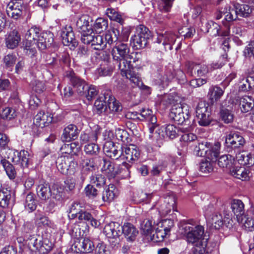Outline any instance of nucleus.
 <instances>
[{
    "instance_id": "f257e3e1",
    "label": "nucleus",
    "mask_w": 254,
    "mask_h": 254,
    "mask_svg": "<svg viewBox=\"0 0 254 254\" xmlns=\"http://www.w3.org/2000/svg\"><path fill=\"white\" fill-rule=\"evenodd\" d=\"M29 153L24 150L18 152L16 150H9L7 158L10 160L16 166L15 169L13 165L5 160H1V163L10 179H13L16 175V169H23L28 167L29 161Z\"/></svg>"
},
{
    "instance_id": "f03ea898",
    "label": "nucleus",
    "mask_w": 254,
    "mask_h": 254,
    "mask_svg": "<svg viewBox=\"0 0 254 254\" xmlns=\"http://www.w3.org/2000/svg\"><path fill=\"white\" fill-rule=\"evenodd\" d=\"M26 244L29 249L33 251H37L41 254H46L50 252L53 247V243L48 239L43 240L39 236H32L27 240Z\"/></svg>"
},
{
    "instance_id": "7ed1b4c3",
    "label": "nucleus",
    "mask_w": 254,
    "mask_h": 254,
    "mask_svg": "<svg viewBox=\"0 0 254 254\" xmlns=\"http://www.w3.org/2000/svg\"><path fill=\"white\" fill-rule=\"evenodd\" d=\"M150 37L149 29L143 25H140L136 28L135 34L131 38V44L136 49L144 48L148 43Z\"/></svg>"
},
{
    "instance_id": "20e7f679",
    "label": "nucleus",
    "mask_w": 254,
    "mask_h": 254,
    "mask_svg": "<svg viewBox=\"0 0 254 254\" xmlns=\"http://www.w3.org/2000/svg\"><path fill=\"white\" fill-rule=\"evenodd\" d=\"M183 230L186 240L189 244H195L206 239L204 235V228L201 225L193 226L187 224L184 226Z\"/></svg>"
},
{
    "instance_id": "39448f33",
    "label": "nucleus",
    "mask_w": 254,
    "mask_h": 254,
    "mask_svg": "<svg viewBox=\"0 0 254 254\" xmlns=\"http://www.w3.org/2000/svg\"><path fill=\"white\" fill-rule=\"evenodd\" d=\"M169 116L178 124L187 122L190 117L188 107L180 104L174 105L171 109Z\"/></svg>"
},
{
    "instance_id": "423d86ee",
    "label": "nucleus",
    "mask_w": 254,
    "mask_h": 254,
    "mask_svg": "<svg viewBox=\"0 0 254 254\" xmlns=\"http://www.w3.org/2000/svg\"><path fill=\"white\" fill-rule=\"evenodd\" d=\"M196 116L199 124L201 126L209 125L211 121V110L209 104L205 101L198 102L195 108Z\"/></svg>"
},
{
    "instance_id": "0eeeda50",
    "label": "nucleus",
    "mask_w": 254,
    "mask_h": 254,
    "mask_svg": "<svg viewBox=\"0 0 254 254\" xmlns=\"http://www.w3.org/2000/svg\"><path fill=\"white\" fill-rule=\"evenodd\" d=\"M58 170L63 174L74 173L77 163L71 157L61 156L56 162Z\"/></svg>"
},
{
    "instance_id": "6e6552de",
    "label": "nucleus",
    "mask_w": 254,
    "mask_h": 254,
    "mask_svg": "<svg viewBox=\"0 0 254 254\" xmlns=\"http://www.w3.org/2000/svg\"><path fill=\"white\" fill-rule=\"evenodd\" d=\"M71 249L76 253L90 254L94 250L95 246L89 238H76Z\"/></svg>"
},
{
    "instance_id": "1a4fd4ad",
    "label": "nucleus",
    "mask_w": 254,
    "mask_h": 254,
    "mask_svg": "<svg viewBox=\"0 0 254 254\" xmlns=\"http://www.w3.org/2000/svg\"><path fill=\"white\" fill-rule=\"evenodd\" d=\"M128 36H124L121 40L117 42L112 50L113 58L115 61H118L120 59H126L128 56L129 48L127 44L122 42L126 41Z\"/></svg>"
},
{
    "instance_id": "9d476101",
    "label": "nucleus",
    "mask_w": 254,
    "mask_h": 254,
    "mask_svg": "<svg viewBox=\"0 0 254 254\" xmlns=\"http://www.w3.org/2000/svg\"><path fill=\"white\" fill-rule=\"evenodd\" d=\"M100 166L101 172L109 179L114 178L120 173L119 169L110 160L105 158H100Z\"/></svg>"
},
{
    "instance_id": "9b49d317",
    "label": "nucleus",
    "mask_w": 254,
    "mask_h": 254,
    "mask_svg": "<svg viewBox=\"0 0 254 254\" xmlns=\"http://www.w3.org/2000/svg\"><path fill=\"white\" fill-rule=\"evenodd\" d=\"M24 9L21 0H12L7 4L6 12L9 17L17 20L20 18Z\"/></svg>"
},
{
    "instance_id": "f8f14e48",
    "label": "nucleus",
    "mask_w": 254,
    "mask_h": 254,
    "mask_svg": "<svg viewBox=\"0 0 254 254\" xmlns=\"http://www.w3.org/2000/svg\"><path fill=\"white\" fill-rule=\"evenodd\" d=\"M105 154L110 158L113 159H118L122 157L123 148L120 145H116L112 141L106 142L103 147Z\"/></svg>"
},
{
    "instance_id": "ddd939ff",
    "label": "nucleus",
    "mask_w": 254,
    "mask_h": 254,
    "mask_svg": "<svg viewBox=\"0 0 254 254\" xmlns=\"http://www.w3.org/2000/svg\"><path fill=\"white\" fill-rule=\"evenodd\" d=\"M151 121L153 123H148L147 125L149 138L152 140L154 143L157 144L159 141L162 140L163 138L162 130L160 129V126L157 123V121H155L154 118H153Z\"/></svg>"
},
{
    "instance_id": "4468645a",
    "label": "nucleus",
    "mask_w": 254,
    "mask_h": 254,
    "mask_svg": "<svg viewBox=\"0 0 254 254\" xmlns=\"http://www.w3.org/2000/svg\"><path fill=\"white\" fill-rule=\"evenodd\" d=\"M225 143L231 148H239L245 144V140L240 132L230 131L225 137Z\"/></svg>"
},
{
    "instance_id": "2eb2a0df",
    "label": "nucleus",
    "mask_w": 254,
    "mask_h": 254,
    "mask_svg": "<svg viewBox=\"0 0 254 254\" xmlns=\"http://www.w3.org/2000/svg\"><path fill=\"white\" fill-rule=\"evenodd\" d=\"M66 77L69 80L77 93L80 95H83L85 87L86 86L85 82L77 76L73 71L67 72Z\"/></svg>"
},
{
    "instance_id": "dca6fc26",
    "label": "nucleus",
    "mask_w": 254,
    "mask_h": 254,
    "mask_svg": "<svg viewBox=\"0 0 254 254\" xmlns=\"http://www.w3.org/2000/svg\"><path fill=\"white\" fill-rule=\"evenodd\" d=\"M66 77L69 80L77 93L80 95H83L85 87L86 86L85 82L77 76L73 71L67 72Z\"/></svg>"
},
{
    "instance_id": "f3484780",
    "label": "nucleus",
    "mask_w": 254,
    "mask_h": 254,
    "mask_svg": "<svg viewBox=\"0 0 254 254\" xmlns=\"http://www.w3.org/2000/svg\"><path fill=\"white\" fill-rule=\"evenodd\" d=\"M121 228L119 223L111 222L105 226L103 233L109 239H117L122 234Z\"/></svg>"
},
{
    "instance_id": "a211bd4d",
    "label": "nucleus",
    "mask_w": 254,
    "mask_h": 254,
    "mask_svg": "<svg viewBox=\"0 0 254 254\" xmlns=\"http://www.w3.org/2000/svg\"><path fill=\"white\" fill-rule=\"evenodd\" d=\"M63 43L65 46H71V48H75L78 45V42L75 39L72 28L70 26H66L62 33Z\"/></svg>"
},
{
    "instance_id": "6ab92c4d",
    "label": "nucleus",
    "mask_w": 254,
    "mask_h": 254,
    "mask_svg": "<svg viewBox=\"0 0 254 254\" xmlns=\"http://www.w3.org/2000/svg\"><path fill=\"white\" fill-rule=\"evenodd\" d=\"M176 41L175 35L169 32H165L158 34L157 42L159 44L162 43L164 46L165 50H171L172 49V45Z\"/></svg>"
},
{
    "instance_id": "aec40b11",
    "label": "nucleus",
    "mask_w": 254,
    "mask_h": 254,
    "mask_svg": "<svg viewBox=\"0 0 254 254\" xmlns=\"http://www.w3.org/2000/svg\"><path fill=\"white\" fill-rule=\"evenodd\" d=\"M54 35L52 32L42 33L37 39L36 44L40 50H44L52 46Z\"/></svg>"
},
{
    "instance_id": "412c9836",
    "label": "nucleus",
    "mask_w": 254,
    "mask_h": 254,
    "mask_svg": "<svg viewBox=\"0 0 254 254\" xmlns=\"http://www.w3.org/2000/svg\"><path fill=\"white\" fill-rule=\"evenodd\" d=\"M122 157L129 162H133L138 160L140 156V151L134 145L130 144L123 148Z\"/></svg>"
},
{
    "instance_id": "4be33fe9",
    "label": "nucleus",
    "mask_w": 254,
    "mask_h": 254,
    "mask_svg": "<svg viewBox=\"0 0 254 254\" xmlns=\"http://www.w3.org/2000/svg\"><path fill=\"white\" fill-rule=\"evenodd\" d=\"M79 133L77 127L75 125L70 124L64 128L61 138L63 141L70 142L77 139Z\"/></svg>"
},
{
    "instance_id": "5701e85b",
    "label": "nucleus",
    "mask_w": 254,
    "mask_h": 254,
    "mask_svg": "<svg viewBox=\"0 0 254 254\" xmlns=\"http://www.w3.org/2000/svg\"><path fill=\"white\" fill-rule=\"evenodd\" d=\"M6 46L10 49L17 47L21 41V36L18 31L14 29L10 31L5 37Z\"/></svg>"
},
{
    "instance_id": "b1692460",
    "label": "nucleus",
    "mask_w": 254,
    "mask_h": 254,
    "mask_svg": "<svg viewBox=\"0 0 254 254\" xmlns=\"http://www.w3.org/2000/svg\"><path fill=\"white\" fill-rule=\"evenodd\" d=\"M91 21V18L88 15L84 14L79 17L76 22V26L80 33L83 32H93L92 26L90 25V21Z\"/></svg>"
},
{
    "instance_id": "393cba45",
    "label": "nucleus",
    "mask_w": 254,
    "mask_h": 254,
    "mask_svg": "<svg viewBox=\"0 0 254 254\" xmlns=\"http://www.w3.org/2000/svg\"><path fill=\"white\" fill-rule=\"evenodd\" d=\"M152 220L149 218H142L140 220V227L142 233L146 236H152L154 238L156 234V229L152 225Z\"/></svg>"
},
{
    "instance_id": "a878e982",
    "label": "nucleus",
    "mask_w": 254,
    "mask_h": 254,
    "mask_svg": "<svg viewBox=\"0 0 254 254\" xmlns=\"http://www.w3.org/2000/svg\"><path fill=\"white\" fill-rule=\"evenodd\" d=\"M34 223L38 228L54 229L55 225L49 218L42 213H35Z\"/></svg>"
},
{
    "instance_id": "bb28decb",
    "label": "nucleus",
    "mask_w": 254,
    "mask_h": 254,
    "mask_svg": "<svg viewBox=\"0 0 254 254\" xmlns=\"http://www.w3.org/2000/svg\"><path fill=\"white\" fill-rule=\"evenodd\" d=\"M52 120V117L48 113L45 114L44 112L41 111L35 116L34 124L38 127L43 128L51 123Z\"/></svg>"
},
{
    "instance_id": "cd10ccee",
    "label": "nucleus",
    "mask_w": 254,
    "mask_h": 254,
    "mask_svg": "<svg viewBox=\"0 0 254 254\" xmlns=\"http://www.w3.org/2000/svg\"><path fill=\"white\" fill-rule=\"evenodd\" d=\"M118 190L113 184H110L105 188L102 194V200L103 202H110L118 195Z\"/></svg>"
},
{
    "instance_id": "c85d7f7f",
    "label": "nucleus",
    "mask_w": 254,
    "mask_h": 254,
    "mask_svg": "<svg viewBox=\"0 0 254 254\" xmlns=\"http://www.w3.org/2000/svg\"><path fill=\"white\" fill-rule=\"evenodd\" d=\"M121 227L122 234H124L128 241H133L135 240L138 232L132 224L126 223Z\"/></svg>"
},
{
    "instance_id": "c756f323",
    "label": "nucleus",
    "mask_w": 254,
    "mask_h": 254,
    "mask_svg": "<svg viewBox=\"0 0 254 254\" xmlns=\"http://www.w3.org/2000/svg\"><path fill=\"white\" fill-rule=\"evenodd\" d=\"M158 227L156 229V237H158V234L160 233L162 237H163V232L165 235H167L174 226V221L171 219H165L157 224Z\"/></svg>"
},
{
    "instance_id": "7c9ffc66",
    "label": "nucleus",
    "mask_w": 254,
    "mask_h": 254,
    "mask_svg": "<svg viewBox=\"0 0 254 254\" xmlns=\"http://www.w3.org/2000/svg\"><path fill=\"white\" fill-rule=\"evenodd\" d=\"M37 193L38 197L42 200H46L50 198L52 191L50 186L47 183L39 184L37 187Z\"/></svg>"
},
{
    "instance_id": "2f4dec72",
    "label": "nucleus",
    "mask_w": 254,
    "mask_h": 254,
    "mask_svg": "<svg viewBox=\"0 0 254 254\" xmlns=\"http://www.w3.org/2000/svg\"><path fill=\"white\" fill-rule=\"evenodd\" d=\"M77 219L79 221L90 224L95 228H97L100 225V222L95 219L90 213L84 210L80 215H78Z\"/></svg>"
},
{
    "instance_id": "473e14b6",
    "label": "nucleus",
    "mask_w": 254,
    "mask_h": 254,
    "mask_svg": "<svg viewBox=\"0 0 254 254\" xmlns=\"http://www.w3.org/2000/svg\"><path fill=\"white\" fill-rule=\"evenodd\" d=\"M120 32L119 31L115 28H113L111 30H109L104 36V43L106 44V47L107 45H112L114 43L116 44L121 40L123 38L119 37Z\"/></svg>"
},
{
    "instance_id": "72a5a7b5",
    "label": "nucleus",
    "mask_w": 254,
    "mask_h": 254,
    "mask_svg": "<svg viewBox=\"0 0 254 254\" xmlns=\"http://www.w3.org/2000/svg\"><path fill=\"white\" fill-rule=\"evenodd\" d=\"M81 173L83 175H88L96 170V166L93 159L84 158L80 163Z\"/></svg>"
},
{
    "instance_id": "f704fd0d",
    "label": "nucleus",
    "mask_w": 254,
    "mask_h": 254,
    "mask_svg": "<svg viewBox=\"0 0 254 254\" xmlns=\"http://www.w3.org/2000/svg\"><path fill=\"white\" fill-rule=\"evenodd\" d=\"M231 208L238 220L243 216L245 213L244 204L241 200L233 199L231 203Z\"/></svg>"
},
{
    "instance_id": "c9c22d12",
    "label": "nucleus",
    "mask_w": 254,
    "mask_h": 254,
    "mask_svg": "<svg viewBox=\"0 0 254 254\" xmlns=\"http://www.w3.org/2000/svg\"><path fill=\"white\" fill-rule=\"evenodd\" d=\"M236 158L241 165H252L254 164V159L250 153L246 152L239 153Z\"/></svg>"
},
{
    "instance_id": "e433bc0d",
    "label": "nucleus",
    "mask_w": 254,
    "mask_h": 254,
    "mask_svg": "<svg viewBox=\"0 0 254 254\" xmlns=\"http://www.w3.org/2000/svg\"><path fill=\"white\" fill-rule=\"evenodd\" d=\"M234 7L238 17H248L252 12V9L249 5L247 4H240L238 3L233 2L232 3Z\"/></svg>"
},
{
    "instance_id": "4c0bfd02",
    "label": "nucleus",
    "mask_w": 254,
    "mask_h": 254,
    "mask_svg": "<svg viewBox=\"0 0 254 254\" xmlns=\"http://www.w3.org/2000/svg\"><path fill=\"white\" fill-rule=\"evenodd\" d=\"M115 66L111 61H104L100 68H98L97 71L100 76H110L112 74Z\"/></svg>"
},
{
    "instance_id": "58836bf2",
    "label": "nucleus",
    "mask_w": 254,
    "mask_h": 254,
    "mask_svg": "<svg viewBox=\"0 0 254 254\" xmlns=\"http://www.w3.org/2000/svg\"><path fill=\"white\" fill-rule=\"evenodd\" d=\"M254 107V101L250 96H245L240 100V108L243 113L251 111Z\"/></svg>"
},
{
    "instance_id": "ea45409f",
    "label": "nucleus",
    "mask_w": 254,
    "mask_h": 254,
    "mask_svg": "<svg viewBox=\"0 0 254 254\" xmlns=\"http://www.w3.org/2000/svg\"><path fill=\"white\" fill-rule=\"evenodd\" d=\"M224 91L220 87L214 86L209 89L208 95L211 102H216L220 99L224 94Z\"/></svg>"
},
{
    "instance_id": "a19ab883",
    "label": "nucleus",
    "mask_w": 254,
    "mask_h": 254,
    "mask_svg": "<svg viewBox=\"0 0 254 254\" xmlns=\"http://www.w3.org/2000/svg\"><path fill=\"white\" fill-rule=\"evenodd\" d=\"M212 144L207 141H203L199 143L194 148V152L198 156H206Z\"/></svg>"
},
{
    "instance_id": "79ce46f5",
    "label": "nucleus",
    "mask_w": 254,
    "mask_h": 254,
    "mask_svg": "<svg viewBox=\"0 0 254 254\" xmlns=\"http://www.w3.org/2000/svg\"><path fill=\"white\" fill-rule=\"evenodd\" d=\"M192 73L202 76L206 74L209 71V68L205 64H192L190 65Z\"/></svg>"
},
{
    "instance_id": "37998d69",
    "label": "nucleus",
    "mask_w": 254,
    "mask_h": 254,
    "mask_svg": "<svg viewBox=\"0 0 254 254\" xmlns=\"http://www.w3.org/2000/svg\"><path fill=\"white\" fill-rule=\"evenodd\" d=\"M83 210L81 203L77 202H73L68 211L69 218L71 219L77 218L78 215H80Z\"/></svg>"
},
{
    "instance_id": "c03bdc74",
    "label": "nucleus",
    "mask_w": 254,
    "mask_h": 254,
    "mask_svg": "<svg viewBox=\"0 0 254 254\" xmlns=\"http://www.w3.org/2000/svg\"><path fill=\"white\" fill-rule=\"evenodd\" d=\"M10 198V191L6 189L2 188L0 185V206L3 208L6 207Z\"/></svg>"
},
{
    "instance_id": "a18cd8bd",
    "label": "nucleus",
    "mask_w": 254,
    "mask_h": 254,
    "mask_svg": "<svg viewBox=\"0 0 254 254\" xmlns=\"http://www.w3.org/2000/svg\"><path fill=\"white\" fill-rule=\"evenodd\" d=\"M205 32L209 33L210 36L216 37L218 36L219 34V31L221 29V27L218 24L212 21H210L207 22L205 24Z\"/></svg>"
},
{
    "instance_id": "49530a36",
    "label": "nucleus",
    "mask_w": 254,
    "mask_h": 254,
    "mask_svg": "<svg viewBox=\"0 0 254 254\" xmlns=\"http://www.w3.org/2000/svg\"><path fill=\"white\" fill-rule=\"evenodd\" d=\"M254 89V76H249L243 79L240 83L239 90L242 91H247Z\"/></svg>"
},
{
    "instance_id": "de8ad7c7",
    "label": "nucleus",
    "mask_w": 254,
    "mask_h": 254,
    "mask_svg": "<svg viewBox=\"0 0 254 254\" xmlns=\"http://www.w3.org/2000/svg\"><path fill=\"white\" fill-rule=\"evenodd\" d=\"M84 193L89 199L99 201L100 200V196L98 190L91 184L86 186L84 190Z\"/></svg>"
},
{
    "instance_id": "09e8293b",
    "label": "nucleus",
    "mask_w": 254,
    "mask_h": 254,
    "mask_svg": "<svg viewBox=\"0 0 254 254\" xmlns=\"http://www.w3.org/2000/svg\"><path fill=\"white\" fill-rule=\"evenodd\" d=\"M165 128L167 136L171 139L181 135L180 133L181 131H184V127H177L173 125H167Z\"/></svg>"
},
{
    "instance_id": "8fccbe9b",
    "label": "nucleus",
    "mask_w": 254,
    "mask_h": 254,
    "mask_svg": "<svg viewBox=\"0 0 254 254\" xmlns=\"http://www.w3.org/2000/svg\"><path fill=\"white\" fill-rule=\"evenodd\" d=\"M175 69L173 65L170 64L165 68L161 80L162 82H168L173 80L175 76Z\"/></svg>"
},
{
    "instance_id": "3c124183",
    "label": "nucleus",
    "mask_w": 254,
    "mask_h": 254,
    "mask_svg": "<svg viewBox=\"0 0 254 254\" xmlns=\"http://www.w3.org/2000/svg\"><path fill=\"white\" fill-rule=\"evenodd\" d=\"M42 33L39 28L36 27H32L28 29L25 35V38L26 41L30 42H34L37 41V39Z\"/></svg>"
},
{
    "instance_id": "603ef678",
    "label": "nucleus",
    "mask_w": 254,
    "mask_h": 254,
    "mask_svg": "<svg viewBox=\"0 0 254 254\" xmlns=\"http://www.w3.org/2000/svg\"><path fill=\"white\" fill-rule=\"evenodd\" d=\"M36 46H37L36 42L25 40L23 44L24 52L26 55L31 58L35 57L37 54Z\"/></svg>"
},
{
    "instance_id": "864d4df0",
    "label": "nucleus",
    "mask_w": 254,
    "mask_h": 254,
    "mask_svg": "<svg viewBox=\"0 0 254 254\" xmlns=\"http://www.w3.org/2000/svg\"><path fill=\"white\" fill-rule=\"evenodd\" d=\"M79 144L76 142L64 144L61 147L63 153L68 154H76L79 152Z\"/></svg>"
},
{
    "instance_id": "5fc2aeb1",
    "label": "nucleus",
    "mask_w": 254,
    "mask_h": 254,
    "mask_svg": "<svg viewBox=\"0 0 254 254\" xmlns=\"http://www.w3.org/2000/svg\"><path fill=\"white\" fill-rule=\"evenodd\" d=\"M108 98V95L104 97H100L97 99L94 103V108L96 110L97 113L98 114L105 111L107 107V101L106 100Z\"/></svg>"
},
{
    "instance_id": "6e6d98bb",
    "label": "nucleus",
    "mask_w": 254,
    "mask_h": 254,
    "mask_svg": "<svg viewBox=\"0 0 254 254\" xmlns=\"http://www.w3.org/2000/svg\"><path fill=\"white\" fill-rule=\"evenodd\" d=\"M36 202L33 194L31 193L28 194L26 195L24 203L25 209L28 212H32L36 209Z\"/></svg>"
},
{
    "instance_id": "4d7b16f0",
    "label": "nucleus",
    "mask_w": 254,
    "mask_h": 254,
    "mask_svg": "<svg viewBox=\"0 0 254 254\" xmlns=\"http://www.w3.org/2000/svg\"><path fill=\"white\" fill-rule=\"evenodd\" d=\"M215 163L208 159L202 161L199 164V171L204 174H209L214 170Z\"/></svg>"
},
{
    "instance_id": "13d9d810",
    "label": "nucleus",
    "mask_w": 254,
    "mask_h": 254,
    "mask_svg": "<svg viewBox=\"0 0 254 254\" xmlns=\"http://www.w3.org/2000/svg\"><path fill=\"white\" fill-rule=\"evenodd\" d=\"M207 244V239L199 241L195 244H192L193 246L192 252L195 254H205L206 253V248Z\"/></svg>"
},
{
    "instance_id": "bf43d9fd",
    "label": "nucleus",
    "mask_w": 254,
    "mask_h": 254,
    "mask_svg": "<svg viewBox=\"0 0 254 254\" xmlns=\"http://www.w3.org/2000/svg\"><path fill=\"white\" fill-rule=\"evenodd\" d=\"M234 7L226 5L225 7V19L228 22H232L238 19Z\"/></svg>"
},
{
    "instance_id": "052dcab7",
    "label": "nucleus",
    "mask_w": 254,
    "mask_h": 254,
    "mask_svg": "<svg viewBox=\"0 0 254 254\" xmlns=\"http://www.w3.org/2000/svg\"><path fill=\"white\" fill-rule=\"evenodd\" d=\"M212 224L216 229H219L224 224L226 220L223 218L222 214L219 211H216L212 214L211 217Z\"/></svg>"
},
{
    "instance_id": "680f3d73",
    "label": "nucleus",
    "mask_w": 254,
    "mask_h": 254,
    "mask_svg": "<svg viewBox=\"0 0 254 254\" xmlns=\"http://www.w3.org/2000/svg\"><path fill=\"white\" fill-rule=\"evenodd\" d=\"M241 221L246 231L250 232L254 231V217L244 215L241 217Z\"/></svg>"
},
{
    "instance_id": "e2e57ef3",
    "label": "nucleus",
    "mask_w": 254,
    "mask_h": 254,
    "mask_svg": "<svg viewBox=\"0 0 254 254\" xmlns=\"http://www.w3.org/2000/svg\"><path fill=\"white\" fill-rule=\"evenodd\" d=\"M106 14L112 20L115 21L121 24H123L124 23L122 15L114 8H108L106 10Z\"/></svg>"
},
{
    "instance_id": "0e129e2a",
    "label": "nucleus",
    "mask_w": 254,
    "mask_h": 254,
    "mask_svg": "<svg viewBox=\"0 0 254 254\" xmlns=\"http://www.w3.org/2000/svg\"><path fill=\"white\" fill-rule=\"evenodd\" d=\"M108 26V22L107 19L103 18H98L95 21L94 28L97 33H101L107 29Z\"/></svg>"
},
{
    "instance_id": "69168bd1",
    "label": "nucleus",
    "mask_w": 254,
    "mask_h": 254,
    "mask_svg": "<svg viewBox=\"0 0 254 254\" xmlns=\"http://www.w3.org/2000/svg\"><path fill=\"white\" fill-rule=\"evenodd\" d=\"M220 146L219 143L215 144L213 146H212L211 148L210 149L205 156L207 159H208V160L215 162L219 154Z\"/></svg>"
},
{
    "instance_id": "338daca9",
    "label": "nucleus",
    "mask_w": 254,
    "mask_h": 254,
    "mask_svg": "<svg viewBox=\"0 0 254 254\" xmlns=\"http://www.w3.org/2000/svg\"><path fill=\"white\" fill-rule=\"evenodd\" d=\"M91 45L94 46L93 48L96 50L104 49L106 47L104 36L100 35H94Z\"/></svg>"
},
{
    "instance_id": "774afa93",
    "label": "nucleus",
    "mask_w": 254,
    "mask_h": 254,
    "mask_svg": "<svg viewBox=\"0 0 254 254\" xmlns=\"http://www.w3.org/2000/svg\"><path fill=\"white\" fill-rule=\"evenodd\" d=\"M90 182L97 187L101 188L105 184L106 179L102 174H94L90 177Z\"/></svg>"
}]
</instances>
